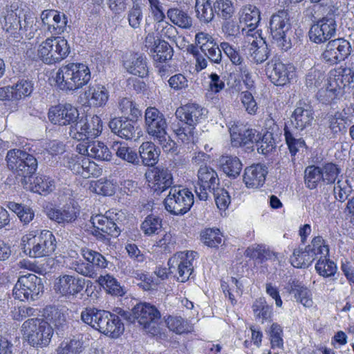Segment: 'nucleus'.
<instances>
[{
	"mask_svg": "<svg viewBox=\"0 0 354 354\" xmlns=\"http://www.w3.org/2000/svg\"><path fill=\"white\" fill-rule=\"evenodd\" d=\"M91 77L88 66L82 63H70L59 68L55 82L61 90L75 91L86 85Z\"/></svg>",
	"mask_w": 354,
	"mask_h": 354,
	"instance_id": "f257e3e1",
	"label": "nucleus"
},
{
	"mask_svg": "<svg viewBox=\"0 0 354 354\" xmlns=\"http://www.w3.org/2000/svg\"><path fill=\"white\" fill-rule=\"evenodd\" d=\"M116 313L130 323L137 322L148 333L155 335L158 332V324L161 315L157 308L149 303H139L130 311L117 308Z\"/></svg>",
	"mask_w": 354,
	"mask_h": 354,
	"instance_id": "f03ea898",
	"label": "nucleus"
},
{
	"mask_svg": "<svg viewBox=\"0 0 354 354\" xmlns=\"http://www.w3.org/2000/svg\"><path fill=\"white\" fill-rule=\"evenodd\" d=\"M125 216L123 212H106L104 215L97 214L91 217L93 225L92 234L97 239L109 241L107 236L118 237L123 227Z\"/></svg>",
	"mask_w": 354,
	"mask_h": 354,
	"instance_id": "7ed1b4c3",
	"label": "nucleus"
},
{
	"mask_svg": "<svg viewBox=\"0 0 354 354\" xmlns=\"http://www.w3.org/2000/svg\"><path fill=\"white\" fill-rule=\"evenodd\" d=\"M6 159L8 169L21 176L23 183H28L37 171V158L26 151L19 149H10L8 151Z\"/></svg>",
	"mask_w": 354,
	"mask_h": 354,
	"instance_id": "20e7f679",
	"label": "nucleus"
},
{
	"mask_svg": "<svg viewBox=\"0 0 354 354\" xmlns=\"http://www.w3.org/2000/svg\"><path fill=\"white\" fill-rule=\"evenodd\" d=\"M80 252L85 261L81 259L72 261L68 265L70 270L84 277L95 279L99 270L107 268L109 262L100 252L86 248H82Z\"/></svg>",
	"mask_w": 354,
	"mask_h": 354,
	"instance_id": "39448f33",
	"label": "nucleus"
},
{
	"mask_svg": "<svg viewBox=\"0 0 354 354\" xmlns=\"http://www.w3.org/2000/svg\"><path fill=\"white\" fill-rule=\"evenodd\" d=\"M268 31L274 42L281 50L286 51L291 48L292 30L287 10H279L271 16Z\"/></svg>",
	"mask_w": 354,
	"mask_h": 354,
	"instance_id": "423d86ee",
	"label": "nucleus"
},
{
	"mask_svg": "<svg viewBox=\"0 0 354 354\" xmlns=\"http://www.w3.org/2000/svg\"><path fill=\"white\" fill-rule=\"evenodd\" d=\"M23 251L30 257L39 258L50 256L56 248V240L49 230H43L32 237L22 238Z\"/></svg>",
	"mask_w": 354,
	"mask_h": 354,
	"instance_id": "0eeeda50",
	"label": "nucleus"
},
{
	"mask_svg": "<svg viewBox=\"0 0 354 354\" xmlns=\"http://www.w3.org/2000/svg\"><path fill=\"white\" fill-rule=\"evenodd\" d=\"M53 328L43 319L32 318L24 322L22 331L28 343L34 347H46L50 342Z\"/></svg>",
	"mask_w": 354,
	"mask_h": 354,
	"instance_id": "6e6552de",
	"label": "nucleus"
},
{
	"mask_svg": "<svg viewBox=\"0 0 354 354\" xmlns=\"http://www.w3.org/2000/svg\"><path fill=\"white\" fill-rule=\"evenodd\" d=\"M194 195L182 186H174L164 200L165 209L174 215H183L194 204Z\"/></svg>",
	"mask_w": 354,
	"mask_h": 354,
	"instance_id": "1a4fd4ad",
	"label": "nucleus"
},
{
	"mask_svg": "<svg viewBox=\"0 0 354 354\" xmlns=\"http://www.w3.org/2000/svg\"><path fill=\"white\" fill-rule=\"evenodd\" d=\"M70 52L67 40L61 37L48 38L38 48V56L46 64H53L66 58Z\"/></svg>",
	"mask_w": 354,
	"mask_h": 354,
	"instance_id": "9d476101",
	"label": "nucleus"
},
{
	"mask_svg": "<svg viewBox=\"0 0 354 354\" xmlns=\"http://www.w3.org/2000/svg\"><path fill=\"white\" fill-rule=\"evenodd\" d=\"M42 279L34 274L19 277L13 288V296L20 301H35L43 293Z\"/></svg>",
	"mask_w": 354,
	"mask_h": 354,
	"instance_id": "9b49d317",
	"label": "nucleus"
},
{
	"mask_svg": "<svg viewBox=\"0 0 354 354\" xmlns=\"http://www.w3.org/2000/svg\"><path fill=\"white\" fill-rule=\"evenodd\" d=\"M337 8H329L326 15L314 24L310 28V39L316 44H322L334 37L336 33L337 24L335 17Z\"/></svg>",
	"mask_w": 354,
	"mask_h": 354,
	"instance_id": "f8f14e48",
	"label": "nucleus"
},
{
	"mask_svg": "<svg viewBox=\"0 0 354 354\" xmlns=\"http://www.w3.org/2000/svg\"><path fill=\"white\" fill-rule=\"evenodd\" d=\"M197 255V252L194 251H187L176 253L169 259L168 266L171 273L177 267L178 277V280L180 282L187 281L192 274L194 266L192 261Z\"/></svg>",
	"mask_w": 354,
	"mask_h": 354,
	"instance_id": "ddd939ff",
	"label": "nucleus"
},
{
	"mask_svg": "<svg viewBox=\"0 0 354 354\" xmlns=\"http://www.w3.org/2000/svg\"><path fill=\"white\" fill-rule=\"evenodd\" d=\"M198 187H196L195 192L200 200L206 201L209 193L219 185L218 174L212 167L201 166L198 171Z\"/></svg>",
	"mask_w": 354,
	"mask_h": 354,
	"instance_id": "4468645a",
	"label": "nucleus"
},
{
	"mask_svg": "<svg viewBox=\"0 0 354 354\" xmlns=\"http://www.w3.org/2000/svg\"><path fill=\"white\" fill-rule=\"evenodd\" d=\"M94 323L93 328L113 337H118L124 330L119 317L106 310H99Z\"/></svg>",
	"mask_w": 354,
	"mask_h": 354,
	"instance_id": "2eb2a0df",
	"label": "nucleus"
},
{
	"mask_svg": "<svg viewBox=\"0 0 354 354\" xmlns=\"http://www.w3.org/2000/svg\"><path fill=\"white\" fill-rule=\"evenodd\" d=\"M147 133L156 138L164 139L167 124L163 114L155 107H148L145 113Z\"/></svg>",
	"mask_w": 354,
	"mask_h": 354,
	"instance_id": "dca6fc26",
	"label": "nucleus"
},
{
	"mask_svg": "<svg viewBox=\"0 0 354 354\" xmlns=\"http://www.w3.org/2000/svg\"><path fill=\"white\" fill-rule=\"evenodd\" d=\"M350 73V69L342 68L330 71L326 93L329 97H331L332 100L344 94V89L349 84L351 78L348 76Z\"/></svg>",
	"mask_w": 354,
	"mask_h": 354,
	"instance_id": "f3484780",
	"label": "nucleus"
},
{
	"mask_svg": "<svg viewBox=\"0 0 354 354\" xmlns=\"http://www.w3.org/2000/svg\"><path fill=\"white\" fill-rule=\"evenodd\" d=\"M292 65L285 64L279 60L272 59L267 64L266 73L270 81L276 86H283L294 76Z\"/></svg>",
	"mask_w": 354,
	"mask_h": 354,
	"instance_id": "a211bd4d",
	"label": "nucleus"
},
{
	"mask_svg": "<svg viewBox=\"0 0 354 354\" xmlns=\"http://www.w3.org/2000/svg\"><path fill=\"white\" fill-rule=\"evenodd\" d=\"M351 44L344 39H337L329 41L322 53L323 59L330 64H335L342 60L351 53Z\"/></svg>",
	"mask_w": 354,
	"mask_h": 354,
	"instance_id": "6ab92c4d",
	"label": "nucleus"
},
{
	"mask_svg": "<svg viewBox=\"0 0 354 354\" xmlns=\"http://www.w3.org/2000/svg\"><path fill=\"white\" fill-rule=\"evenodd\" d=\"M109 127L113 134L127 140H136L141 136L138 127L127 118L115 117L111 119Z\"/></svg>",
	"mask_w": 354,
	"mask_h": 354,
	"instance_id": "aec40b11",
	"label": "nucleus"
},
{
	"mask_svg": "<svg viewBox=\"0 0 354 354\" xmlns=\"http://www.w3.org/2000/svg\"><path fill=\"white\" fill-rule=\"evenodd\" d=\"M48 118L55 124L71 125L79 119L77 109L70 104L53 106L48 112Z\"/></svg>",
	"mask_w": 354,
	"mask_h": 354,
	"instance_id": "412c9836",
	"label": "nucleus"
},
{
	"mask_svg": "<svg viewBox=\"0 0 354 354\" xmlns=\"http://www.w3.org/2000/svg\"><path fill=\"white\" fill-rule=\"evenodd\" d=\"M84 284V279L70 274H64L56 279L54 289L57 293L62 296H75L83 290Z\"/></svg>",
	"mask_w": 354,
	"mask_h": 354,
	"instance_id": "4be33fe9",
	"label": "nucleus"
},
{
	"mask_svg": "<svg viewBox=\"0 0 354 354\" xmlns=\"http://www.w3.org/2000/svg\"><path fill=\"white\" fill-rule=\"evenodd\" d=\"M44 322L54 327L57 334L62 333L68 328V310L64 306H48L44 311Z\"/></svg>",
	"mask_w": 354,
	"mask_h": 354,
	"instance_id": "5701e85b",
	"label": "nucleus"
},
{
	"mask_svg": "<svg viewBox=\"0 0 354 354\" xmlns=\"http://www.w3.org/2000/svg\"><path fill=\"white\" fill-rule=\"evenodd\" d=\"M236 129L237 127H234L230 130L232 145L245 147L247 151H254V144L259 139V132L252 129Z\"/></svg>",
	"mask_w": 354,
	"mask_h": 354,
	"instance_id": "b1692460",
	"label": "nucleus"
},
{
	"mask_svg": "<svg viewBox=\"0 0 354 354\" xmlns=\"http://www.w3.org/2000/svg\"><path fill=\"white\" fill-rule=\"evenodd\" d=\"M268 170L266 165L254 164L245 167L243 180L248 188L257 189L265 183Z\"/></svg>",
	"mask_w": 354,
	"mask_h": 354,
	"instance_id": "393cba45",
	"label": "nucleus"
},
{
	"mask_svg": "<svg viewBox=\"0 0 354 354\" xmlns=\"http://www.w3.org/2000/svg\"><path fill=\"white\" fill-rule=\"evenodd\" d=\"M123 66L127 71L132 75L140 77L148 75L147 58L142 54L136 53L126 55L123 60Z\"/></svg>",
	"mask_w": 354,
	"mask_h": 354,
	"instance_id": "a878e982",
	"label": "nucleus"
},
{
	"mask_svg": "<svg viewBox=\"0 0 354 354\" xmlns=\"http://www.w3.org/2000/svg\"><path fill=\"white\" fill-rule=\"evenodd\" d=\"M313 119V111L311 106L299 101L291 116V122L295 129L303 130L311 124Z\"/></svg>",
	"mask_w": 354,
	"mask_h": 354,
	"instance_id": "bb28decb",
	"label": "nucleus"
},
{
	"mask_svg": "<svg viewBox=\"0 0 354 354\" xmlns=\"http://www.w3.org/2000/svg\"><path fill=\"white\" fill-rule=\"evenodd\" d=\"M205 111V109H202L196 104H187L178 109L176 115L186 125L194 129V126L203 118Z\"/></svg>",
	"mask_w": 354,
	"mask_h": 354,
	"instance_id": "cd10ccee",
	"label": "nucleus"
},
{
	"mask_svg": "<svg viewBox=\"0 0 354 354\" xmlns=\"http://www.w3.org/2000/svg\"><path fill=\"white\" fill-rule=\"evenodd\" d=\"M84 95L89 105L94 107L104 106L109 97L107 88L100 84H91L84 92Z\"/></svg>",
	"mask_w": 354,
	"mask_h": 354,
	"instance_id": "c85d7f7f",
	"label": "nucleus"
},
{
	"mask_svg": "<svg viewBox=\"0 0 354 354\" xmlns=\"http://www.w3.org/2000/svg\"><path fill=\"white\" fill-rule=\"evenodd\" d=\"M86 144V146L82 145V147L84 148V153H86L88 156L97 160H111L112 153L104 142L93 141Z\"/></svg>",
	"mask_w": 354,
	"mask_h": 354,
	"instance_id": "c756f323",
	"label": "nucleus"
},
{
	"mask_svg": "<svg viewBox=\"0 0 354 354\" xmlns=\"http://www.w3.org/2000/svg\"><path fill=\"white\" fill-rule=\"evenodd\" d=\"M219 163L223 171L232 178L239 176L243 167L240 159L233 156H222L219 159Z\"/></svg>",
	"mask_w": 354,
	"mask_h": 354,
	"instance_id": "7c9ffc66",
	"label": "nucleus"
},
{
	"mask_svg": "<svg viewBox=\"0 0 354 354\" xmlns=\"http://www.w3.org/2000/svg\"><path fill=\"white\" fill-rule=\"evenodd\" d=\"M260 12L253 5H246L240 11L239 23H244L250 28L249 30H254L260 21Z\"/></svg>",
	"mask_w": 354,
	"mask_h": 354,
	"instance_id": "2f4dec72",
	"label": "nucleus"
},
{
	"mask_svg": "<svg viewBox=\"0 0 354 354\" xmlns=\"http://www.w3.org/2000/svg\"><path fill=\"white\" fill-rule=\"evenodd\" d=\"M153 187L155 191L162 192L171 188L173 178L170 171L163 167H156L153 170Z\"/></svg>",
	"mask_w": 354,
	"mask_h": 354,
	"instance_id": "473e14b6",
	"label": "nucleus"
},
{
	"mask_svg": "<svg viewBox=\"0 0 354 354\" xmlns=\"http://www.w3.org/2000/svg\"><path fill=\"white\" fill-rule=\"evenodd\" d=\"M196 17L201 24H209L214 17V8L210 0H195Z\"/></svg>",
	"mask_w": 354,
	"mask_h": 354,
	"instance_id": "72a5a7b5",
	"label": "nucleus"
},
{
	"mask_svg": "<svg viewBox=\"0 0 354 354\" xmlns=\"http://www.w3.org/2000/svg\"><path fill=\"white\" fill-rule=\"evenodd\" d=\"M248 52L252 61L257 64L263 63L268 58V48L262 39H254L250 43Z\"/></svg>",
	"mask_w": 354,
	"mask_h": 354,
	"instance_id": "f704fd0d",
	"label": "nucleus"
},
{
	"mask_svg": "<svg viewBox=\"0 0 354 354\" xmlns=\"http://www.w3.org/2000/svg\"><path fill=\"white\" fill-rule=\"evenodd\" d=\"M139 153L142 163L146 166L152 167L158 162L160 151L153 142H145L140 146Z\"/></svg>",
	"mask_w": 354,
	"mask_h": 354,
	"instance_id": "c9c22d12",
	"label": "nucleus"
},
{
	"mask_svg": "<svg viewBox=\"0 0 354 354\" xmlns=\"http://www.w3.org/2000/svg\"><path fill=\"white\" fill-rule=\"evenodd\" d=\"M290 292L295 294V297L297 301L300 302L305 307H311L313 306V300L311 298L310 291L301 282L292 280L289 283Z\"/></svg>",
	"mask_w": 354,
	"mask_h": 354,
	"instance_id": "e433bc0d",
	"label": "nucleus"
},
{
	"mask_svg": "<svg viewBox=\"0 0 354 354\" xmlns=\"http://www.w3.org/2000/svg\"><path fill=\"white\" fill-rule=\"evenodd\" d=\"M306 250L308 254L310 255V259H313V261L326 258L329 253L328 246L325 245L324 239L319 236L315 237L311 243L306 246Z\"/></svg>",
	"mask_w": 354,
	"mask_h": 354,
	"instance_id": "4c0bfd02",
	"label": "nucleus"
},
{
	"mask_svg": "<svg viewBox=\"0 0 354 354\" xmlns=\"http://www.w3.org/2000/svg\"><path fill=\"white\" fill-rule=\"evenodd\" d=\"M167 17L175 25L185 29L192 26V18L185 11L178 8H169L167 12Z\"/></svg>",
	"mask_w": 354,
	"mask_h": 354,
	"instance_id": "58836bf2",
	"label": "nucleus"
},
{
	"mask_svg": "<svg viewBox=\"0 0 354 354\" xmlns=\"http://www.w3.org/2000/svg\"><path fill=\"white\" fill-rule=\"evenodd\" d=\"M113 148L118 158L133 165L139 164L140 161L137 153L133 149L129 147L127 144L115 142L113 145Z\"/></svg>",
	"mask_w": 354,
	"mask_h": 354,
	"instance_id": "ea45409f",
	"label": "nucleus"
},
{
	"mask_svg": "<svg viewBox=\"0 0 354 354\" xmlns=\"http://www.w3.org/2000/svg\"><path fill=\"white\" fill-rule=\"evenodd\" d=\"M48 217L58 223H69L76 218V212L72 207L64 209H50L48 213Z\"/></svg>",
	"mask_w": 354,
	"mask_h": 354,
	"instance_id": "a19ab883",
	"label": "nucleus"
},
{
	"mask_svg": "<svg viewBox=\"0 0 354 354\" xmlns=\"http://www.w3.org/2000/svg\"><path fill=\"white\" fill-rule=\"evenodd\" d=\"M252 310L256 319L264 322L270 321L272 317V307L269 306L264 298L257 299L252 305Z\"/></svg>",
	"mask_w": 354,
	"mask_h": 354,
	"instance_id": "79ce46f5",
	"label": "nucleus"
},
{
	"mask_svg": "<svg viewBox=\"0 0 354 354\" xmlns=\"http://www.w3.org/2000/svg\"><path fill=\"white\" fill-rule=\"evenodd\" d=\"M140 227L145 235L158 234L162 232V219L157 216L149 215L142 223Z\"/></svg>",
	"mask_w": 354,
	"mask_h": 354,
	"instance_id": "37998d69",
	"label": "nucleus"
},
{
	"mask_svg": "<svg viewBox=\"0 0 354 354\" xmlns=\"http://www.w3.org/2000/svg\"><path fill=\"white\" fill-rule=\"evenodd\" d=\"M321 168L318 166L310 165L304 171V183L306 187L310 189H315L318 184L322 183Z\"/></svg>",
	"mask_w": 354,
	"mask_h": 354,
	"instance_id": "c03bdc74",
	"label": "nucleus"
},
{
	"mask_svg": "<svg viewBox=\"0 0 354 354\" xmlns=\"http://www.w3.org/2000/svg\"><path fill=\"white\" fill-rule=\"evenodd\" d=\"M284 136L286 144L292 156H295L300 149L305 147L304 140L301 138H298L297 133L290 131L287 126L284 128Z\"/></svg>",
	"mask_w": 354,
	"mask_h": 354,
	"instance_id": "a18cd8bd",
	"label": "nucleus"
},
{
	"mask_svg": "<svg viewBox=\"0 0 354 354\" xmlns=\"http://www.w3.org/2000/svg\"><path fill=\"white\" fill-rule=\"evenodd\" d=\"M15 100L29 96L33 91V84L26 79H19L11 85Z\"/></svg>",
	"mask_w": 354,
	"mask_h": 354,
	"instance_id": "49530a36",
	"label": "nucleus"
},
{
	"mask_svg": "<svg viewBox=\"0 0 354 354\" xmlns=\"http://www.w3.org/2000/svg\"><path fill=\"white\" fill-rule=\"evenodd\" d=\"M310 257L306 247L304 248H299L294 250L290 261L295 268H308L313 261V259H310Z\"/></svg>",
	"mask_w": 354,
	"mask_h": 354,
	"instance_id": "de8ad7c7",
	"label": "nucleus"
},
{
	"mask_svg": "<svg viewBox=\"0 0 354 354\" xmlns=\"http://www.w3.org/2000/svg\"><path fill=\"white\" fill-rule=\"evenodd\" d=\"M158 43L153 48V57L155 61L160 62L170 59L173 56V48L165 41L158 40Z\"/></svg>",
	"mask_w": 354,
	"mask_h": 354,
	"instance_id": "09e8293b",
	"label": "nucleus"
},
{
	"mask_svg": "<svg viewBox=\"0 0 354 354\" xmlns=\"http://www.w3.org/2000/svg\"><path fill=\"white\" fill-rule=\"evenodd\" d=\"M89 190L103 196H111L115 193L113 184L111 181L104 179L91 181L89 185Z\"/></svg>",
	"mask_w": 354,
	"mask_h": 354,
	"instance_id": "8fccbe9b",
	"label": "nucleus"
},
{
	"mask_svg": "<svg viewBox=\"0 0 354 354\" xmlns=\"http://www.w3.org/2000/svg\"><path fill=\"white\" fill-rule=\"evenodd\" d=\"M201 239L208 247L216 248L222 242V235L218 229H205L201 232Z\"/></svg>",
	"mask_w": 354,
	"mask_h": 354,
	"instance_id": "3c124183",
	"label": "nucleus"
},
{
	"mask_svg": "<svg viewBox=\"0 0 354 354\" xmlns=\"http://www.w3.org/2000/svg\"><path fill=\"white\" fill-rule=\"evenodd\" d=\"M3 28L11 34H14L17 29L22 30V24L19 17L16 12L8 8H6V13L4 16Z\"/></svg>",
	"mask_w": 354,
	"mask_h": 354,
	"instance_id": "603ef678",
	"label": "nucleus"
},
{
	"mask_svg": "<svg viewBox=\"0 0 354 354\" xmlns=\"http://www.w3.org/2000/svg\"><path fill=\"white\" fill-rule=\"evenodd\" d=\"M8 207L16 213L20 221L24 224L29 223L34 218V212L29 207L22 206L21 204L15 202H10Z\"/></svg>",
	"mask_w": 354,
	"mask_h": 354,
	"instance_id": "864d4df0",
	"label": "nucleus"
},
{
	"mask_svg": "<svg viewBox=\"0 0 354 354\" xmlns=\"http://www.w3.org/2000/svg\"><path fill=\"white\" fill-rule=\"evenodd\" d=\"M320 168L322 176H323L322 177V183L325 185L334 183L340 172V169L337 165L333 163H326Z\"/></svg>",
	"mask_w": 354,
	"mask_h": 354,
	"instance_id": "5fc2aeb1",
	"label": "nucleus"
},
{
	"mask_svg": "<svg viewBox=\"0 0 354 354\" xmlns=\"http://www.w3.org/2000/svg\"><path fill=\"white\" fill-rule=\"evenodd\" d=\"M83 350V342L78 338L63 342L57 349V354H80Z\"/></svg>",
	"mask_w": 354,
	"mask_h": 354,
	"instance_id": "6e6d98bb",
	"label": "nucleus"
},
{
	"mask_svg": "<svg viewBox=\"0 0 354 354\" xmlns=\"http://www.w3.org/2000/svg\"><path fill=\"white\" fill-rule=\"evenodd\" d=\"M259 139L255 141L259 153L267 154L274 149V141L272 133L267 131L263 136L259 133Z\"/></svg>",
	"mask_w": 354,
	"mask_h": 354,
	"instance_id": "4d7b16f0",
	"label": "nucleus"
},
{
	"mask_svg": "<svg viewBox=\"0 0 354 354\" xmlns=\"http://www.w3.org/2000/svg\"><path fill=\"white\" fill-rule=\"evenodd\" d=\"M52 22L49 25L47 30L52 35H59L64 32L66 29L67 18L64 13H60L56 10Z\"/></svg>",
	"mask_w": 354,
	"mask_h": 354,
	"instance_id": "13d9d810",
	"label": "nucleus"
},
{
	"mask_svg": "<svg viewBox=\"0 0 354 354\" xmlns=\"http://www.w3.org/2000/svg\"><path fill=\"white\" fill-rule=\"evenodd\" d=\"M353 192L352 187L348 180H338L334 186L333 192L337 201L344 203Z\"/></svg>",
	"mask_w": 354,
	"mask_h": 354,
	"instance_id": "bf43d9fd",
	"label": "nucleus"
},
{
	"mask_svg": "<svg viewBox=\"0 0 354 354\" xmlns=\"http://www.w3.org/2000/svg\"><path fill=\"white\" fill-rule=\"evenodd\" d=\"M86 118H79L70 127L69 135L72 138L77 140L85 141L86 140Z\"/></svg>",
	"mask_w": 354,
	"mask_h": 354,
	"instance_id": "052dcab7",
	"label": "nucleus"
},
{
	"mask_svg": "<svg viewBox=\"0 0 354 354\" xmlns=\"http://www.w3.org/2000/svg\"><path fill=\"white\" fill-rule=\"evenodd\" d=\"M317 272L324 277L333 276L337 271V266L333 261L326 258L319 259L315 265Z\"/></svg>",
	"mask_w": 354,
	"mask_h": 354,
	"instance_id": "680f3d73",
	"label": "nucleus"
},
{
	"mask_svg": "<svg viewBox=\"0 0 354 354\" xmlns=\"http://www.w3.org/2000/svg\"><path fill=\"white\" fill-rule=\"evenodd\" d=\"M220 46L233 64L239 66V68L244 65V59L240 55L239 50L232 45L224 41L221 43Z\"/></svg>",
	"mask_w": 354,
	"mask_h": 354,
	"instance_id": "e2e57ef3",
	"label": "nucleus"
},
{
	"mask_svg": "<svg viewBox=\"0 0 354 354\" xmlns=\"http://www.w3.org/2000/svg\"><path fill=\"white\" fill-rule=\"evenodd\" d=\"M214 12L221 17L227 20L232 16L234 10L231 1L216 0L214 3Z\"/></svg>",
	"mask_w": 354,
	"mask_h": 354,
	"instance_id": "0e129e2a",
	"label": "nucleus"
},
{
	"mask_svg": "<svg viewBox=\"0 0 354 354\" xmlns=\"http://www.w3.org/2000/svg\"><path fill=\"white\" fill-rule=\"evenodd\" d=\"M118 108L122 114L130 115L135 118L141 115L136 104L127 97H123L120 100Z\"/></svg>",
	"mask_w": 354,
	"mask_h": 354,
	"instance_id": "69168bd1",
	"label": "nucleus"
},
{
	"mask_svg": "<svg viewBox=\"0 0 354 354\" xmlns=\"http://www.w3.org/2000/svg\"><path fill=\"white\" fill-rule=\"evenodd\" d=\"M34 192L41 194L44 192H51L55 187V182L46 176H37L33 181Z\"/></svg>",
	"mask_w": 354,
	"mask_h": 354,
	"instance_id": "338daca9",
	"label": "nucleus"
},
{
	"mask_svg": "<svg viewBox=\"0 0 354 354\" xmlns=\"http://www.w3.org/2000/svg\"><path fill=\"white\" fill-rule=\"evenodd\" d=\"M165 322L169 329L177 334L187 331V322L181 317L169 316Z\"/></svg>",
	"mask_w": 354,
	"mask_h": 354,
	"instance_id": "774afa93",
	"label": "nucleus"
}]
</instances>
